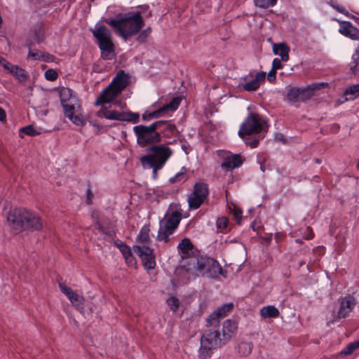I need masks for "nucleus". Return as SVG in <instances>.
<instances>
[{
  "label": "nucleus",
  "instance_id": "obj_34",
  "mask_svg": "<svg viewBox=\"0 0 359 359\" xmlns=\"http://www.w3.org/2000/svg\"><path fill=\"white\" fill-rule=\"evenodd\" d=\"M252 348V342L242 341L238 344V352L242 356L248 355L251 353Z\"/></svg>",
  "mask_w": 359,
  "mask_h": 359
},
{
  "label": "nucleus",
  "instance_id": "obj_24",
  "mask_svg": "<svg viewBox=\"0 0 359 359\" xmlns=\"http://www.w3.org/2000/svg\"><path fill=\"white\" fill-rule=\"evenodd\" d=\"M259 313L263 318H276L280 315L279 310L273 305L263 306Z\"/></svg>",
  "mask_w": 359,
  "mask_h": 359
},
{
  "label": "nucleus",
  "instance_id": "obj_50",
  "mask_svg": "<svg viewBox=\"0 0 359 359\" xmlns=\"http://www.w3.org/2000/svg\"><path fill=\"white\" fill-rule=\"evenodd\" d=\"M55 57L54 55H53L48 53L44 52L43 54V57H42L41 61H43L46 62H53L55 61Z\"/></svg>",
  "mask_w": 359,
  "mask_h": 359
},
{
  "label": "nucleus",
  "instance_id": "obj_25",
  "mask_svg": "<svg viewBox=\"0 0 359 359\" xmlns=\"http://www.w3.org/2000/svg\"><path fill=\"white\" fill-rule=\"evenodd\" d=\"M120 251L124 256L126 263L130 266H134L136 264V260L133 255L131 249L126 244H121L119 246Z\"/></svg>",
  "mask_w": 359,
  "mask_h": 359
},
{
  "label": "nucleus",
  "instance_id": "obj_43",
  "mask_svg": "<svg viewBox=\"0 0 359 359\" xmlns=\"http://www.w3.org/2000/svg\"><path fill=\"white\" fill-rule=\"evenodd\" d=\"M68 299L71 303L76 306L81 305L84 302L83 297L75 292H74Z\"/></svg>",
  "mask_w": 359,
  "mask_h": 359
},
{
  "label": "nucleus",
  "instance_id": "obj_22",
  "mask_svg": "<svg viewBox=\"0 0 359 359\" xmlns=\"http://www.w3.org/2000/svg\"><path fill=\"white\" fill-rule=\"evenodd\" d=\"M290 48L285 43L274 44L273 46V52L275 55L280 57L282 61H287L289 60Z\"/></svg>",
  "mask_w": 359,
  "mask_h": 359
},
{
  "label": "nucleus",
  "instance_id": "obj_55",
  "mask_svg": "<svg viewBox=\"0 0 359 359\" xmlns=\"http://www.w3.org/2000/svg\"><path fill=\"white\" fill-rule=\"evenodd\" d=\"M44 36L41 34L35 33L34 34V41L36 43H40L44 41Z\"/></svg>",
  "mask_w": 359,
  "mask_h": 359
},
{
  "label": "nucleus",
  "instance_id": "obj_15",
  "mask_svg": "<svg viewBox=\"0 0 359 359\" xmlns=\"http://www.w3.org/2000/svg\"><path fill=\"white\" fill-rule=\"evenodd\" d=\"M266 78V72H257L255 78L252 81L245 82V83L240 84L242 88L246 91H255L257 90L261 83L264 81Z\"/></svg>",
  "mask_w": 359,
  "mask_h": 359
},
{
  "label": "nucleus",
  "instance_id": "obj_12",
  "mask_svg": "<svg viewBox=\"0 0 359 359\" xmlns=\"http://www.w3.org/2000/svg\"><path fill=\"white\" fill-rule=\"evenodd\" d=\"M133 251L142 259L143 266L147 269H153L156 266L155 256L154 250L146 245H135L133 248Z\"/></svg>",
  "mask_w": 359,
  "mask_h": 359
},
{
  "label": "nucleus",
  "instance_id": "obj_21",
  "mask_svg": "<svg viewBox=\"0 0 359 359\" xmlns=\"http://www.w3.org/2000/svg\"><path fill=\"white\" fill-rule=\"evenodd\" d=\"M236 328L237 326L234 321L231 320H225L222 327L223 341L226 342L229 341L236 332Z\"/></svg>",
  "mask_w": 359,
  "mask_h": 359
},
{
  "label": "nucleus",
  "instance_id": "obj_42",
  "mask_svg": "<svg viewBox=\"0 0 359 359\" xmlns=\"http://www.w3.org/2000/svg\"><path fill=\"white\" fill-rule=\"evenodd\" d=\"M167 304L169 306L170 310L173 312L177 311L178 309L180 302V300L175 297H171L167 299Z\"/></svg>",
  "mask_w": 359,
  "mask_h": 359
},
{
  "label": "nucleus",
  "instance_id": "obj_14",
  "mask_svg": "<svg viewBox=\"0 0 359 359\" xmlns=\"http://www.w3.org/2000/svg\"><path fill=\"white\" fill-rule=\"evenodd\" d=\"M339 32L346 37L359 41V29L348 21L340 23Z\"/></svg>",
  "mask_w": 359,
  "mask_h": 359
},
{
  "label": "nucleus",
  "instance_id": "obj_4",
  "mask_svg": "<svg viewBox=\"0 0 359 359\" xmlns=\"http://www.w3.org/2000/svg\"><path fill=\"white\" fill-rule=\"evenodd\" d=\"M161 121H157L149 126L137 125L133 127V132L137 137V143L142 147L154 145L161 141Z\"/></svg>",
  "mask_w": 359,
  "mask_h": 359
},
{
  "label": "nucleus",
  "instance_id": "obj_44",
  "mask_svg": "<svg viewBox=\"0 0 359 359\" xmlns=\"http://www.w3.org/2000/svg\"><path fill=\"white\" fill-rule=\"evenodd\" d=\"M44 76L46 79L50 81H55L58 77L57 72L53 69L46 70L45 72Z\"/></svg>",
  "mask_w": 359,
  "mask_h": 359
},
{
  "label": "nucleus",
  "instance_id": "obj_60",
  "mask_svg": "<svg viewBox=\"0 0 359 359\" xmlns=\"http://www.w3.org/2000/svg\"><path fill=\"white\" fill-rule=\"evenodd\" d=\"M106 111H107V109L106 108H102L97 111V115L99 117L104 116V114Z\"/></svg>",
  "mask_w": 359,
  "mask_h": 359
},
{
  "label": "nucleus",
  "instance_id": "obj_59",
  "mask_svg": "<svg viewBox=\"0 0 359 359\" xmlns=\"http://www.w3.org/2000/svg\"><path fill=\"white\" fill-rule=\"evenodd\" d=\"M105 235L106 237H107L109 239H113L114 233L111 232L109 230H107L105 229V233H103Z\"/></svg>",
  "mask_w": 359,
  "mask_h": 359
},
{
  "label": "nucleus",
  "instance_id": "obj_33",
  "mask_svg": "<svg viewBox=\"0 0 359 359\" xmlns=\"http://www.w3.org/2000/svg\"><path fill=\"white\" fill-rule=\"evenodd\" d=\"M287 97L289 101L293 102H301L300 88H292L288 90Z\"/></svg>",
  "mask_w": 359,
  "mask_h": 359
},
{
  "label": "nucleus",
  "instance_id": "obj_3",
  "mask_svg": "<svg viewBox=\"0 0 359 359\" xmlns=\"http://www.w3.org/2000/svg\"><path fill=\"white\" fill-rule=\"evenodd\" d=\"M267 125L264 120H261L257 115L250 113L242 123L238 130V136L245 143L251 148L258 146L261 133L267 132Z\"/></svg>",
  "mask_w": 359,
  "mask_h": 359
},
{
  "label": "nucleus",
  "instance_id": "obj_45",
  "mask_svg": "<svg viewBox=\"0 0 359 359\" xmlns=\"http://www.w3.org/2000/svg\"><path fill=\"white\" fill-rule=\"evenodd\" d=\"M357 348H358V344L356 343V341H355L353 343H351L346 348H344L343 350H341V354L343 355H346L351 354Z\"/></svg>",
  "mask_w": 359,
  "mask_h": 359
},
{
  "label": "nucleus",
  "instance_id": "obj_11",
  "mask_svg": "<svg viewBox=\"0 0 359 359\" xmlns=\"http://www.w3.org/2000/svg\"><path fill=\"white\" fill-rule=\"evenodd\" d=\"M188 266L184 271L188 273H191L193 276H207L209 275L210 260L205 257L193 258L188 262Z\"/></svg>",
  "mask_w": 359,
  "mask_h": 359
},
{
  "label": "nucleus",
  "instance_id": "obj_51",
  "mask_svg": "<svg viewBox=\"0 0 359 359\" xmlns=\"http://www.w3.org/2000/svg\"><path fill=\"white\" fill-rule=\"evenodd\" d=\"M0 64L3 66V67L9 71L11 69V67H13V65H11L9 62H8L5 58L0 56Z\"/></svg>",
  "mask_w": 359,
  "mask_h": 359
},
{
  "label": "nucleus",
  "instance_id": "obj_38",
  "mask_svg": "<svg viewBox=\"0 0 359 359\" xmlns=\"http://www.w3.org/2000/svg\"><path fill=\"white\" fill-rule=\"evenodd\" d=\"M43 53L44 52L41 50L33 48L28 52L27 60H41Z\"/></svg>",
  "mask_w": 359,
  "mask_h": 359
},
{
  "label": "nucleus",
  "instance_id": "obj_28",
  "mask_svg": "<svg viewBox=\"0 0 359 359\" xmlns=\"http://www.w3.org/2000/svg\"><path fill=\"white\" fill-rule=\"evenodd\" d=\"M182 98L180 97H175L172 98V100L170 102V103L163 106L162 107L159 108L161 111L163 115L168 111H175L180 102H181Z\"/></svg>",
  "mask_w": 359,
  "mask_h": 359
},
{
  "label": "nucleus",
  "instance_id": "obj_35",
  "mask_svg": "<svg viewBox=\"0 0 359 359\" xmlns=\"http://www.w3.org/2000/svg\"><path fill=\"white\" fill-rule=\"evenodd\" d=\"M187 175H186V168L184 167H182L180 172H179L175 176L169 179V182L171 184L180 182H185L187 180Z\"/></svg>",
  "mask_w": 359,
  "mask_h": 359
},
{
  "label": "nucleus",
  "instance_id": "obj_63",
  "mask_svg": "<svg viewBox=\"0 0 359 359\" xmlns=\"http://www.w3.org/2000/svg\"><path fill=\"white\" fill-rule=\"evenodd\" d=\"M251 227L252 229H253V231H257V229H258V225L257 224V221L255 220L252 222V223L251 224Z\"/></svg>",
  "mask_w": 359,
  "mask_h": 359
},
{
  "label": "nucleus",
  "instance_id": "obj_30",
  "mask_svg": "<svg viewBox=\"0 0 359 359\" xmlns=\"http://www.w3.org/2000/svg\"><path fill=\"white\" fill-rule=\"evenodd\" d=\"M346 100H353L359 97V83L349 86L344 92Z\"/></svg>",
  "mask_w": 359,
  "mask_h": 359
},
{
  "label": "nucleus",
  "instance_id": "obj_27",
  "mask_svg": "<svg viewBox=\"0 0 359 359\" xmlns=\"http://www.w3.org/2000/svg\"><path fill=\"white\" fill-rule=\"evenodd\" d=\"M149 231L150 229L148 226H142L137 237V241L140 244H142V245L147 246V245L149 244L151 242V239L149 237Z\"/></svg>",
  "mask_w": 359,
  "mask_h": 359
},
{
  "label": "nucleus",
  "instance_id": "obj_64",
  "mask_svg": "<svg viewBox=\"0 0 359 359\" xmlns=\"http://www.w3.org/2000/svg\"><path fill=\"white\" fill-rule=\"evenodd\" d=\"M276 140L279 141H284V137L281 134H277L275 137Z\"/></svg>",
  "mask_w": 359,
  "mask_h": 359
},
{
  "label": "nucleus",
  "instance_id": "obj_26",
  "mask_svg": "<svg viewBox=\"0 0 359 359\" xmlns=\"http://www.w3.org/2000/svg\"><path fill=\"white\" fill-rule=\"evenodd\" d=\"M163 123L161 125V130H158L160 133L163 134L165 137L172 136L176 130V126L170 121H161Z\"/></svg>",
  "mask_w": 359,
  "mask_h": 359
},
{
  "label": "nucleus",
  "instance_id": "obj_13",
  "mask_svg": "<svg viewBox=\"0 0 359 359\" xmlns=\"http://www.w3.org/2000/svg\"><path fill=\"white\" fill-rule=\"evenodd\" d=\"M120 93L121 92L110 83L100 93V95L97 97L95 102V105L99 106L101 104L109 103L115 100Z\"/></svg>",
  "mask_w": 359,
  "mask_h": 359
},
{
  "label": "nucleus",
  "instance_id": "obj_47",
  "mask_svg": "<svg viewBox=\"0 0 359 359\" xmlns=\"http://www.w3.org/2000/svg\"><path fill=\"white\" fill-rule=\"evenodd\" d=\"M229 224V219L226 217H222L217 219L216 222L217 229L220 230L225 229Z\"/></svg>",
  "mask_w": 359,
  "mask_h": 359
},
{
  "label": "nucleus",
  "instance_id": "obj_58",
  "mask_svg": "<svg viewBox=\"0 0 359 359\" xmlns=\"http://www.w3.org/2000/svg\"><path fill=\"white\" fill-rule=\"evenodd\" d=\"M105 235L106 237H107L109 239H113L114 233L111 232L109 230H107L105 229V233H103Z\"/></svg>",
  "mask_w": 359,
  "mask_h": 359
},
{
  "label": "nucleus",
  "instance_id": "obj_36",
  "mask_svg": "<svg viewBox=\"0 0 359 359\" xmlns=\"http://www.w3.org/2000/svg\"><path fill=\"white\" fill-rule=\"evenodd\" d=\"M104 117L109 120H117L123 121V112H119L115 110H107L104 114Z\"/></svg>",
  "mask_w": 359,
  "mask_h": 359
},
{
  "label": "nucleus",
  "instance_id": "obj_56",
  "mask_svg": "<svg viewBox=\"0 0 359 359\" xmlns=\"http://www.w3.org/2000/svg\"><path fill=\"white\" fill-rule=\"evenodd\" d=\"M241 214L242 211L241 210H234L233 215L238 224L241 222Z\"/></svg>",
  "mask_w": 359,
  "mask_h": 359
},
{
  "label": "nucleus",
  "instance_id": "obj_48",
  "mask_svg": "<svg viewBox=\"0 0 359 359\" xmlns=\"http://www.w3.org/2000/svg\"><path fill=\"white\" fill-rule=\"evenodd\" d=\"M59 287L62 292L69 298L74 292L72 288L66 286L63 283H59Z\"/></svg>",
  "mask_w": 359,
  "mask_h": 359
},
{
  "label": "nucleus",
  "instance_id": "obj_18",
  "mask_svg": "<svg viewBox=\"0 0 359 359\" xmlns=\"http://www.w3.org/2000/svg\"><path fill=\"white\" fill-rule=\"evenodd\" d=\"M325 83H314L304 88H300V100L301 102H305L313 97L316 90L321 89L326 86Z\"/></svg>",
  "mask_w": 359,
  "mask_h": 359
},
{
  "label": "nucleus",
  "instance_id": "obj_1",
  "mask_svg": "<svg viewBox=\"0 0 359 359\" xmlns=\"http://www.w3.org/2000/svg\"><path fill=\"white\" fill-rule=\"evenodd\" d=\"M7 222L11 228L17 231H40L43 226V221L37 214L24 208L11 210Z\"/></svg>",
  "mask_w": 359,
  "mask_h": 359
},
{
  "label": "nucleus",
  "instance_id": "obj_10",
  "mask_svg": "<svg viewBox=\"0 0 359 359\" xmlns=\"http://www.w3.org/2000/svg\"><path fill=\"white\" fill-rule=\"evenodd\" d=\"M209 189L208 184L204 182H197L193 188V191L189 196L188 203L190 209H198L208 198Z\"/></svg>",
  "mask_w": 359,
  "mask_h": 359
},
{
  "label": "nucleus",
  "instance_id": "obj_62",
  "mask_svg": "<svg viewBox=\"0 0 359 359\" xmlns=\"http://www.w3.org/2000/svg\"><path fill=\"white\" fill-rule=\"evenodd\" d=\"M97 229L100 231V233H105V228L100 224H97Z\"/></svg>",
  "mask_w": 359,
  "mask_h": 359
},
{
  "label": "nucleus",
  "instance_id": "obj_16",
  "mask_svg": "<svg viewBox=\"0 0 359 359\" xmlns=\"http://www.w3.org/2000/svg\"><path fill=\"white\" fill-rule=\"evenodd\" d=\"M130 80V77L123 70H119L114 77L111 84L121 93L126 88Z\"/></svg>",
  "mask_w": 359,
  "mask_h": 359
},
{
  "label": "nucleus",
  "instance_id": "obj_20",
  "mask_svg": "<svg viewBox=\"0 0 359 359\" xmlns=\"http://www.w3.org/2000/svg\"><path fill=\"white\" fill-rule=\"evenodd\" d=\"M355 305L354 299L351 297H346L342 299L340 308L337 313L339 318H345L353 309Z\"/></svg>",
  "mask_w": 359,
  "mask_h": 359
},
{
  "label": "nucleus",
  "instance_id": "obj_52",
  "mask_svg": "<svg viewBox=\"0 0 359 359\" xmlns=\"http://www.w3.org/2000/svg\"><path fill=\"white\" fill-rule=\"evenodd\" d=\"M282 68H283V66L281 64V59L280 60H279L278 58L273 59V63H272V69L277 70V69H282Z\"/></svg>",
  "mask_w": 359,
  "mask_h": 359
},
{
  "label": "nucleus",
  "instance_id": "obj_37",
  "mask_svg": "<svg viewBox=\"0 0 359 359\" xmlns=\"http://www.w3.org/2000/svg\"><path fill=\"white\" fill-rule=\"evenodd\" d=\"M278 0H254L255 5L262 8H267L275 6Z\"/></svg>",
  "mask_w": 359,
  "mask_h": 359
},
{
  "label": "nucleus",
  "instance_id": "obj_6",
  "mask_svg": "<svg viewBox=\"0 0 359 359\" xmlns=\"http://www.w3.org/2000/svg\"><path fill=\"white\" fill-rule=\"evenodd\" d=\"M92 33L97 42L102 58L104 60L113 59L115 54L110 30L104 25L96 24Z\"/></svg>",
  "mask_w": 359,
  "mask_h": 359
},
{
  "label": "nucleus",
  "instance_id": "obj_5",
  "mask_svg": "<svg viewBox=\"0 0 359 359\" xmlns=\"http://www.w3.org/2000/svg\"><path fill=\"white\" fill-rule=\"evenodd\" d=\"M207 326L210 328L204 332L201 339L200 355L203 358L210 357L212 349H215L226 343L223 341V337H220L219 325H217V321L212 324L208 322Z\"/></svg>",
  "mask_w": 359,
  "mask_h": 359
},
{
  "label": "nucleus",
  "instance_id": "obj_9",
  "mask_svg": "<svg viewBox=\"0 0 359 359\" xmlns=\"http://www.w3.org/2000/svg\"><path fill=\"white\" fill-rule=\"evenodd\" d=\"M65 116L68 118L72 123L78 126H83L85 121L82 116V108L81 101L79 98H73L71 102L62 106Z\"/></svg>",
  "mask_w": 359,
  "mask_h": 359
},
{
  "label": "nucleus",
  "instance_id": "obj_46",
  "mask_svg": "<svg viewBox=\"0 0 359 359\" xmlns=\"http://www.w3.org/2000/svg\"><path fill=\"white\" fill-rule=\"evenodd\" d=\"M20 131L29 136H36L40 133L37 132L32 126L29 125L20 129Z\"/></svg>",
  "mask_w": 359,
  "mask_h": 359
},
{
  "label": "nucleus",
  "instance_id": "obj_40",
  "mask_svg": "<svg viewBox=\"0 0 359 359\" xmlns=\"http://www.w3.org/2000/svg\"><path fill=\"white\" fill-rule=\"evenodd\" d=\"M124 119L123 121H128L133 123H137L140 121V116L137 113L133 112H123Z\"/></svg>",
  "mask_w": 359,
  "mask_h": 359
},
{
  "label": "nucleus",
  "instance_id": "obj_41",
  "mask_svg": "<svg viewBox=\"0 0 359 359\" xmlns=\"http://www.w3.org/2000/svg\"><path fill=\"white\" fill-rule=\"evenodd\" d=\"M163 116V114L161 112V111L160 110V109L154 111H152L151 113H149V114H144L142 115V120H144V121H149L150 120H151L152 118H158L161 116Z\"/></svg>",
  "mask_w": 359,
  "mask_h": 359
},
{
  "label": "nucleus",
  "instance_id": "obj_23",
  "mask_svg": "<svg viewBox=\"0 0 359 359\" xmlns=\"http://www.w3.org/2000/svg\"><path fill=\"white\" fill-rule=\"evenodd\" d=\"M73 98H79L74 91L69 88L63 87L60 90V100L61 105L71 102Z\"/></svg>",
  "mask_w": 359,
  "mask_h": 359
},
{
  "label": "nucleus",
  "instance_id": "obj_31",
  "mask_svg": "<svg viewBox=\"0 0 359 359\" xmlns=\"http://www.w3.org/2000/svg\"><path fill=\"white\" fill-rule=\"evenodd\" d=\"M349 67L352 74H359V49L355 50V53L352 55Z\"/></svg>",
  "mask_w": 359,
  "mask_h": 359
},
{
  "label": "nucleus",
  "instance_id": "obj_54",
  "mask_svg": "<svg viewBox=\"0 0 359 359\" xmlns=\"http://www.w3.org/2000/svg\"><path fill=\"white\" fill-rule=\"evenodd\" d=\"M276 70L271 68V69L268 73L267 79L269 81H274L276 80Z\"/></svg>",
  "mask_w": 359,
  "mask_h": 359
},
{
  "label": "nucleus",
  "instance_id": "obj_29",
  "mask_svg": "<svg viewBox=\"0 0 359 359\" xmlns=\"http://www.w3.org/2000/svg\"><path fill=\"white\" fill-rule=\"evenodd\" d=\"M177 248L182 254V257H184L187 255L189 251L192 250L194 245L189 238H184L178 244Z\"/></svg>",
  "mask_w": 359,
  "mask_h": 359
},
{
  "label": "nucleus",
  "instance_id": "obj_49",
  "mask_svg": "<svg viewBox=\"0 0 359 359\" xmlns=\"http://www.w3.org/2000/svg\"><path fill=\"white\" fill-rule=\"evenodd\" d=\"M150 34V29H147L143 30L140 34H139L137 37V40L144 42L146 39L148 37L149 34Z\"/></svg>",
  "mask_w": 359,
  "mask_h": 359
},
{
  "label": "nucleus",
  "instance_id": "obj_57",
  "mask_svg": "<svg viewBox=\"0 0 359 359\" xmlns=\"http://www.w3.org/2000/svg\"><path fill=\"white\" fill-rule=\"evenodd\" d=\"M34 46V42L30 40V39H27L26 41V43H25V47H27L29 50V51H30V50H32V46Z\"/></svg>",
  "mask_w": 359,
  "mask_h": 359
},
{
  "label": "nucleus",
  "instance_id": "obj_32",
  "mask_svg": "<svg viewBox=\"0 0 359 359\" xmlns=\"http://www.w3.org/2000/svg\"><path fill=\"white\" fill-rule=\"evenodd\" d=\"M9 72L20 81H25L27 79L25 70L18 66L13 65V67H11Z\"/></svg>",
  "mask_w": 359,
  "mask_h": 359
},
{
  "label": "nucleus",
  "instance_id": "obj_7",
  "mask_svg": "<svg viewBox=\"0 0 359 359\" xmlns=\"http://www.w3.org/2000/svg\"><path fill=\"white\" fill-rule=\"evenodd\" d=\"M147 154L142 156L141 163L155 164L164 167L173 154V150L168 144H154L147 149Z\"/></svg>",
  "mask_w": 359,
  "mask_h": 359
},
{
  "label": "nucleus",
  "instance_id": "obj_19",
  "mask_svg": "<svg viewBox=\"0 0 359 359\" xmlns=\"http://www.w3.org/2000/svg\"><path fill=\"white\" fill-rule=\"evenodd\" d=\"M242 163L243 161L239 154H231L226 156L224 158L223 162L221 163V167L231 170L239 167Z\"/></svg>",
  "mask_w": 359,
  "mask_h": 359
},
{
  "label": "nucleus",
  "instance_id": "obj_61",
  "mask_svg": "<svg viewBox=\"0 0 359 359\" xmlns=\"http://www.w3.org/2000/svg\"><path fill=\"white\" fill-rule=\"evenodd\" d=\"M6 119V113L5 111L0 107V121H3Z\"/></svg>",
  "mask_w": 359,
  "mask_h": 359
},
{
  "label": "nucleus",
  "instance_id": "obj_2",
  "mask_svg": "<svg viewBox=\"0 0 359 359\" xmlns=\"http://www.w3.org/2000/svg\"><path fill=\"white\" fill-rule=\"evenodd\" d=\"M104 22L111 25L125 39L137 34L144 25L139 11L118 15L114 19H105Z\"/></svg>",
  "mask_w": 359,
  "mask_h": 359
},
{
  "label": "nucleus",
  "instance_id": "obj_17",
  "mask_svg": "<svg viewBox=\"0 0 359 359\" xmlns=\"http://www.w3.org/2000/svg\"><path fill=\"white\" fill-rule=\"evenodd\" d=\"M233 307V303L224 304L220 307L217 308L208 318V323H213L217 321L219 325L220 318H224L227 313L229 312Z\"/></svg>",
  "mask_w": 359,
  "mask_h": 359
},
{
  "label": "nucleus",
  "instance_id": "obj_53",
  "mask_svg": "<svg viewBox=\"0 0 359 359\" xmlns=\"http://www.w3.org/2000/svg\"><path fill=\"white\" fill-rule=\"evenodd\" d=\"M86 195H87L86 203L88 205L92 204V203H93L92 199H93V194L90 187H88L87 190H86Z\"/></svg>",
  "mask_w": 359,
  "mask_h": 359
},
{
  "label": "nucleus",
  "instance_id": "obj_39",
  "mask_svg": "<svg viewBox=\"0 0 359 359\" xmlns=\"http://www.w3.org/2000/svg\"><path fill=\"white\" fill-rule=\"evenodd\" d=\"M142 167L144 169H152V177L154 180H156L158 177V171L161 170L163 167L155 164H150L146 163H141Z\"/></svg>",
  "mask_w": 359,
  "mask_h": 359
},
{
  "label": "nucleus",
  "instance_id": "obj_8",
  "mask_svg": "<svg viewBox=\"0 0 359 359\" xmlns=\"http://www.w3.org/2000/svg\"><path fill=\"white\" fill-rule=\"evenodd\" d=\"M182 219V213L178 210L172 212L165 222L163 220L160 221V229L158 232L157 238L158 241L168 243L169 241V236L173 233L175 230L177 228Z\"/></svg>",
  "mask_w": 359,
  "mask_h": 359
}]
</instances>
